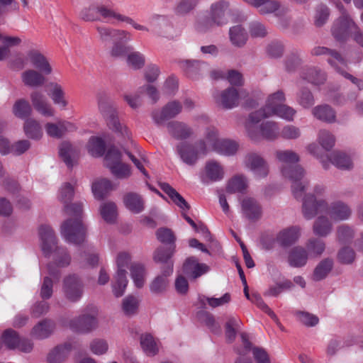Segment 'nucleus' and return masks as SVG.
<instances>
[{"mask_svg": "<svg viewBox=\"0 0 363 363\" xmlns=\"http://www.w3.org/2000/svg\"><path fill=\"white\" fill-rule=\"evenodd\" d=\"M74 187L70 183H65L60 189L59 199L64 203V211L68 216L74 217L66 220L61 225V234L68 242L80 245L86 238V228L81 216L82 205L79 203L69 204L74 197Z\"/></svg>", "mask_w": 363, "mask_h": 363, "instance_id": "obj_1", "label": "nucleus"}, {"mask_svg": "<svg viewBox=\"0 0 363 363\" xmlns=\"http://www.w3.org/2000/svg\"><path fill=\"white\" fill-rule=\"evenodd\" d=\"M276 158L281 163V171L282 175L291 182V191L296 199L302 197L308 182H301L304 170L299 165H295L299 161L298 154L292 150H277L275 152Z\"/></svg>", "mask_w": 363, "mask_h": 363, "instance_id": "obj_2", "label": "nucleus"}, {"mask_svg": "<svg viewBox=\"0 0 363 363\" xmlns=\"http://www.w3.org/2000/svg\"><path fill=\"white\" fill-rule=\"evenodd\" d=\"M302 211L303 216L312 219L318 213L327 211L328 214L334 220H344L348 219L352 213L350 207L342 201H336L328 207L323 199H318L314 194H307L303 201Z\"/></svg>", "mask_w": 363, "mask_h": 363, "instance_id": "obj_3", "label": "nucleus"}, {"mask_svg": "<svg viewBox=\"0 0 363 363\" xmlns=\"http://www.w3.org/2000/svg\"><path fill=\"white\" fill-rule=\"evenodd\" d=\"M79 17L84 21H99L101 18L107 21L115 19L130 24L136 30L150 31L147 27L138 24L132 18L121 14L104 4H91L89 6L84 7L80 11Z\"/></svg>", "mask_w": 363, "mask_h": 363, "instance_id": "obj_4", "label": "nucleus"}, {"mask_svg": "<svg viewBox=\"0 0 363 363\" xmlns=\"http://www.w3.org/2000/svg\"><path fill=\"white\" fill-rule=\"evenodd\" d=\"M311 53L313 56L326 57L328 63L337 73L359 86V84L362 83V81L347 72L345 69L347 68V61L337 50L324 46H316L311 50Z\"/></svg>", "mask_w": 363, "mask_h": 363, "instance_id": "obj_5", "label": "nucleus"}, {"mask_svg": "<svg viewBox=\"0 0 363 363\" xmlns=\"http://www.w3.org/2000/svg\"><path fill=\"white\" fill-rule=\"evenodd\" d=\"M97 101L99 111L106 120L109 128L123 137L130 138V134L127 127L120 123L116 111L109 103L106 94L99 93L97 94Z\"/></svg>", "mask_w": 363, "mask_h": 363, "instance_id": "obj_6", "label": "nucleus"}, {"mask_svg": "<svg viewBox=\"0 0 363 363\" xmlns=\"http://www.w3.org/2000/svg\"><path fill=\"white\" fill-rule=\"evenodd\" d=\"M357 24L342 6V14L333 22L331 33L337 41L344 42L347 39L349 33L352 34Z\"/></svg>", "mask_w": 363, "mask_h": 363, "instance_id": "obj_7", "label": "nucleus"}, {"mask_svg": "<svg viewBox=\"0 0 363 363\" xmlns=\"http://www.w3.org/2000/svg\"><path fill=\"white\" fill-rule=\"evenodd\" d=\"M243 163L258 178L266 177L269 172L267 162L258 153L251 152L246 154Z\"/></svg>", "mask_w": 363, "mask_h": 363, "instance_id": "obj_8", "label": "nucleus"}, {"mask_svg": "<svg viewBox=\"0 0 363 363\" xmlns=\"http://www.w3.org/2000/svg\"><path fill=\"white\" fill-rule=\"evenodd\" d=\"M84 285L75 274L66 277L63 281V292L65 298L71 302L78 301L82 296Z\"/></svg>", "mask_w": 363, "mask_h": 363, "instance_id": "obj_9", "label": "nucleus"}, {"mask_svg": "<svg viewBox=\"0 0 363 363\" xmlns=\"http://www.w3.org/2000/svg\"><path fill=\"white\" fill-rule=\"evenodd\" d=\"M242 93V91L240 93L235 88L228 87L214 96L215 101L224 109H231L239 105Z\"/></svg>", "mask_w": 363, "mask_h": 363, "instance_id": "obj_10", "label": "nucleus"}, {"mask_svg": "<svg viewBox=\"0 0 363 363\" xmlns=\"http://www.w3.org/2000/svg\"><path fill=\"white\" fill-rule=\"evenodd\" d=\"M97 326L98 321L94 314L83 313L69 322L70 328L80 333H88Z\"/></svg>", "mask_w": 363, "mask_h": 363, "instance_id": "obj_11", "label": "nucleus"}, {"mask_svg": "<svg viewBox=\"0 0 363 363\" xmlns=\"http://www.w3.org/2000/svg\"><path fill=\"white\" fill-rule=\"evenodd\" d=\"M175 245L169 248L160 247L157 248L153 254V260L157 263L162 264L161 271L165 274H172L173 272L174 262L171 259L175 252Z\"/></svg>", "mask_w": 363, "mask_h": 363, "instance_id": "obj_12", "label": "nucleus"}, {"mask_svg": "<svg viewBox=\"0 0 363 363\" xmlns=\"http://www.w3.org/2000/svg\"><path fill=\"white\" fill-rule=\"evenodd\" d=\"M182 110V105L177 101L167 103L160 110H155L152 113V117L157 125L162 124L164 121L176 117Z\"/></svg>", "mask_w": 363, "mask_h": 363, "instance_id": "obj_13", "label": "nucleus"}, {"mask_svg": "<svg viewBox=\"0 0 363 363\" xmlns=\"http://www.w3.org/2000/svg\"><path fill=\"white\" fill-rule=\"evenodd\" d=\"M271 116L270 111L264 106L262 108L250 113L248 118L245 123V128L248 136L254 141L259 139V135L255 131V126L259 123L262 119Z\"/></svg>", "mask_w": 363, "mask_h": 363, "instance_id": "obj_14", "label": "nucleus"}, {"mask_svg": "<svg viewBox=\"0 0 363 363\" xmlns=\"http://www.w3.org/2000/svg\"><path fill=\"white\" fill-rule=\"evenodd\" d=\"M247 4L259 9V12L261 14H268L277 12V16H281L288 11L286 7L280 6L278 1L274 0H244Z\"/></svg>", "mask_w": 363, "mask_h": 363, "instance_id": "obj_15", "label": "nucleus"}, {"mask_svg": "<svg viewBox=\"0 0 363 363\" xmlns=\"http://www.w3.org/2000/svg\"><path fill=\"white\" fill-rule=\"evenodd\" d=\"M183 272L190 279H196L209 270V267L204 263H199L195 257H189L183 264Z\"/></svg>", "mask_w": 363, "mask_h": 363, "instance_id": "obj_16", "label": "nucleus"}, {"mask_svg": "<svg viewBox=\"0 0 363 363\" xmlns=\"http://www.w3.org/2000/svg\"><path fill=\"white\" fill-rule=\"evenodd\" d=\"M39 235L43 254L50 256L57 246V239L53 230L49 225H41L39 228Z\"/></svg>", "mask_w": 363, "mask_h": 363, "instance_id": "obj_17", "label": "nucleus"}, {"mask_svg": "<svg viewBox=\"0 0 363 363\" xmlns=\"http://www.w3.org/2000/svg\"><path fill=\"white\" fill-rule=\"evenodd\" d=\"M33 108L44 116H53L55 111L48 101L46 96L40 91H33L30 94Z\"/></svg>", "mask_w": 363, "mask_h": 363, "instance_id": "obj_18", "label": "nucleus"}, {"mask_svg": "<svg viewBox=\"0 0 363 363\" xmlns=\"http://www.w3.org/2000/svg\"><path fill=\"white\" fill-rule=\"evenodd\" d=\"M96 30L102 43L107 44L116 38L130 39V33L125 30L115 29L104 26H96Z\"/></svg>", "mask_w": 363, "mask_h": 363, "instance_id": "obj_19", "label": "nucleus"}, {"mask_svg": "<svg viewBox=\"0 0 363 363\" xmlns=\"http://www.w3.org/2000/svg\"><path fill=\"white\" fill-rule=\"evenodd\" d=\"M72 350V345L69 342L57 345L48 354L47 362L48 363H63L67 359Z\"/></svg>", "mask_w": 363, "mask_h": 363, "instance_id": "obj_20", "label": "nucleus"}, {"mask_svg": "<svg viewBox=\"0 0 363 363\" xmlns=\"http://www.w3.org/2000/svg\"><path fill=\"white\" fill-rule=\"evenodd\" d=\"M167 128L170 135L177 140L187 139L193 134L192 129L187 124L181 121L169 122Z\"/></svg>", "mask_w": 363, "mask_h": 363, "instance_id": "obj_21", "label": "nucleus"}, {"mask_svg": "<svg viewBox=\"0 0 363 363\" xmlns=\"http://www.w3.org/2000/svg\"><path fill=\"white\" fill-rule=\"evenodd\" d=\"M242 211L245 216L250 220H257L262 216V208L256 200L245 198L242 201Z\"/></svg>", "mask_w": 363, "mask_h": 363, "instance_id": "obj_22", "label": "nucleus"}, {"mask_svg": "<svg viewBox=\"0 0 363 363\" xmlns=\"http://www.w3.org/2000/svg\"><path fill=\"white\" fill-rule=\"evenodd\" d=\"M43 74L38 70L28 69L21 73V78L25 86L37 88L44 85L46 81Z\"/></svg>", "mask_w": 363, "mask_h": 363, "instance_id": "obj_23", "label": "nucleus"}, {"mask_svg": "<svg viewBox=\"0 0 363 363\" xmlns=\"http://www.w3.org/2000/svg\"><path fill=\"white\" fill-rule=\"evenodd\" d=\"M55 328V323L50 319L45 318L34 325L30 335L36 339L43 340L51 335Z\"/></svg>", "mask_w": 363, "mask_h": 363, "instance_id": "obj_24", "label": "nucleus"}, {"mask_svg": "<svg viewBox=\"0 0 363 363\" xmlns=\"http://www.w3.org/2000/svg\"><path fill=\"white\" fill-rule=\"evenodd\" d=\"M324 169H328L330 164L342 169H350L352 168V162L349 156L341 152H334L329 156L328 162H322Z\"/></svg>", "mask_w": 363, "mask_h": 363, "instance_id": "obj_25", "label": "nucleus"}, {"mask_svg": "<svg viewBox=\"0 0 363 363\" xmlns=\"http://www.w3.org/2000/svg\"><path fill=\"white\" fill-rule=\"evenodd\" d=\"M28 58L32 65L40 72L50 74L52 67L47 58L38 50H30L28 53Z\"/></svg>", "mask_w": 363, "mask_h": 363, "instance_id": "obj_26", "label": "nucleus"}, {"mask_svg": "<svg viewBox=\"0 0 363 363\" xmlns=\"http://www.w3.org/2000/svg\"><path fill=\"white\" fill-rule=\"evenodd\" d=\"M45 129L49 136L61 138L67 132L75 130L76 127L73 123L64 121L58 123H48Z\"/></svg>", "mask_w": 363, "mask_h": 363, "instance_id": "obj_27", "label": "nucleus"}, {"mask_svg": "<svg viewBox=\"0 0 363 363\" xmlns=\"http://www.w3.org/2000/svg\"><path fill=\"white\" fill-rule=\"evenodd\" d=\"M308 252L303 247L296 246L293 247L288 257V262L292 267H302L307 263Z\"/></svg>", "mask_w": 363, "mask_h": 363, "instance_id": "obj_28", "label": "nucleus"}, {"mask_svg": "<svg viewBox=\"0 0 363 363\" xmlns=\"http://www.w3.org/2000/svg\"><path fill=\"white\" fill-rule=\"evenodd\" d=\"M159 186L160 189L166 194L168 195L172 202L179 208H180L183 211H189L190 209V205L187 203L184 198L168 183H160Z\"/></svg>", "mask_w": 363, "mask_h": 363, "instance_id": "obj_29", "label": "nucleus"}, {"mask_svg": "<svg viewBox=\"0 0 363 363\" xmlns=\"http://www.w3.org/2000/svg\"><path fill=\"white\" fill-rule=\"evenodd\" d=\"M312 114L318 120L328 123L336 122V113L335 110L328 104L315 106L312 109Z\"/></svg>", "mask_w": 363, "mask_h": 363, "instance_id": "obj_30", "label": "nucleus"}, {"mask_svg": "<svg viewBox=\"0 0 363 363\" xmlns=\"http://www.w3.org/2000/svg\"><path fill=\"white\" fill-rule=\"evenodd\" d=\"M300 236V228L292 226L279 233L277 236V242L283 247H288L294 244Z\"/></svg>", "mask_w": 363, "mask_h": 363, "instance_id": "obj_31", "label": "nucleus"}, {"mask_svg": "<svg viewBox=\"0 0 363 363\" xmlns=\"http://www.w3.org/2000/svg\"><path fill=\"white\" fill-rule=\"evenodd\" d=\"M177 151L182 161L189 164H194L198 160V152L187 143H179L177 146Z\"/></svg>", "mask_w": 363, "mask_h": 363, "instance_id": "obj_32", "label": "nucleus"}, {"mask_svg": "<svg viewBox=\"0 0 363 363\" xmlns=\"http://www.w3.org/2000/svg\"><path fill=\"white\" fill-rule=\"evenodd\" d=\"M301 77L315 85L322 84L326 79L325 74L314 67L304 69L301 73Z\"/></svg>", "mask_w": 363, "mask_h": 363, "instance_id": "obj_33", "label": "nucleus"}, {"mask_svg": "<svg viewBox=\"0 0 363 363\" xmlns=\"http://www.w3.org/2000/svg\"><path fill=\"white\" fill-rule=\"evenodd\" d=\"M334 262L331 258H325L321 260L313 270L312 279L318 281L327 277L333 268Z\"/></svg>", "mask_w": 363, "mask_h": 363, "instance_id": "obj_34", "label": "nucleus"}, {"mask_svg": "<svg viewBox=\"0 0 363 363\" xmlns=\"http://www.w3.org/2000/svg\"><path fill=\"white\" fill-rule=\"evenodd\" d=\"M140 300L138 296L128 295L121 303V309L125 316L131 317L138 313Z\"/></svg>", "mask_w": 363, "mask_h": 363, "instance_id": "obj_35", "label": "nucleus"}, {"mask_svg": "<svg viewBox=\"0 0 363 363\" xmlns=\"http://www.w3.org/2000/svg\"><path fill=\"white\" fill-rule=\"evenodd\" d=\"M229 4L227 1L220 0L218 2L213 4L211 6V11L209 15L217 21V26H220L226 23L225 19V10L228 7Z\"/></svg>", "mask_w": 363, "mask_h": 363, "instance_id": "obj_36", "label": "nucleus"}, {"mask_svg": "<svg viewBox=\"0 0 363 363\" xmlns=\"http://www.w3.org/2000/svg\"><path fill=\"white\" fill-rule=\"evenodd\" d=\"M205 173L211 182H217L224 177L223 168L215 160H210L206 163Z\"/></svg>", "mask_w": 363, "mask_h": 363, "instance_id": "obj_37", "label": "nucleus"}, {"mask_svg": "<svg viewBox=\"0 0 363 363\" xmlns=\"http://www.w3.org/2000/svg\"><path fill=\"white\" fill-rule=\"evenodd\" d=\"M123 202L126 208L134 213H139L144 208L141 196L135 193L130 192L125 195Z\"/></svg>", "mask_w": 363, "mask_h": 363, "instance_id": "obj_38", "label": "nucleus"}, {"mask_svg": "<svg viewBox=\"0 0 363 363\" xmlns=\"http://www.w3.org/2000/svg\"><path fill=\"white\" fill-rule=\"evenodd\" d=\"M229 36L232 44L237 47H242L247 40V33L240 25L231 27Z\"/></svg>", "mask_w": 363, "mask_h": 363, "instance_id": "obj_39", "label": "nucleus"}, {"mask_svg": "<svg viewBox=\"0 0 363 363\" xmlns=\"http://www.w3.org/2000/svg\"><path fill=\"white\" fill-rule=\"evenodd\" d=\"M333 225L325 216H319L313 223V230L315 235L326 237L332 231Z\"/></svg>", "mask_w": 363, "mask_h": 363, "instance_id": "obj_40", "label": "nucleus"}, {"mask_svg": "<svg viewBox=\"0 0 363 363\" xmlns=\"http://www.w3.org/2000/svg\"><path fill=\"white\" fill-rule=\"evenodd\" d=\"M113 189L111 182L107 179H101L92 184V192L98 199H103Z\"/></svg>", "mask_w": 363, "mask_h": 363, "instance_id": "obj_41", "label": "nucleus"}, {"mask_svg": "<svg viewBox=\"0 0 363 363\" xmlns=\"http://www.w3.org/2000/svg\"><path fill=\"white\" fill-rule=\"evenodd\" d=\"M130 275L137 288H142L145 284V266L138 262L133 263L130 267Z\"/></svg>", "mask_w": 363, "mask_h": 363, "instance_id": "obj_42", "label": "nucleus"}, {"mask_svg": "<svg viewBox=\"0 0 363 363\" xmlns=\"http://www.w3.org/2000/svg\"><path fill=\"white\" fill-rule=\"evenodd\" d=\"M12 111L17 118L28 119V118L32 113V107L27 100L20 99L14 103Z\"/></svg>", "mask_w": 363, "mask_h": 363, "instance_id": "obj_43", "label": "nucleus"}, {"mask_svg": "<svg viewBox=\"0 0 363 363\" xmlns=\"http://www.w3.org/2000/svg\"><path fill=\"white\" fill-rule=\"evenodd\" d=\"M238 144L230 140H220L215 144L213 150L219 154L230 156L235 155L238 150Z\"/></svg>", "mask_w": 363, "mask_h": 363, "instance_id": "obj_44", "label": "nucleus"}, {"mask_svg": "<svg viewBox=\"0 0 363 363\" xmlns=\"http://www.w3.org/2000/svg\"><path fill=\"white\" fill-rule=\"evenodd\" d=\"M23 130L25 134L31 139L39 140L43 135L40 123L33 118H28L24 123Z\"/></svg>", "mask_w": 363, "mask_h": 363, "instance_id": "obj_45", "label": "nucleus"}, {"mask_svg": "<svg viewBox=\"0 0 363 363\" xmlns=\"http://www.w3.org/2000/svg\"><path fill=\"white\" fill-rule=\"evenodd\" d=\"M162 274L157 276L150 283V289L152 294H160L166 291L169 286L167 279L171 274H165L161 271Z\"/></svg>", "mask_w": 363, "mask_h": 363, "instance_id": "obj_46", "label": "nucleus"}, {"mask_svg": "<svg viewBox=\"0 0 363 363\" xmlns=\"http://www.w3.org/2000/svg\"><path fill=\"white\" fill-rule=\"evenodd\" d=\"M89 153L95 157L104 155L106 150L104 141L99 137H91L86 145Z\"/></svg>", "mask_w": 363, "mask_h": 363, "instance_id": "obj_47", "label": "nucleus"}, {"mask_svg": "<svg viewBox=\"0 0 363 363\" xmlns=\"http://www.w3.org/2000/svg\"><path fill=\"white\" fill-rule=\"evenodd\" d=\"M140 343L143 350L148 356H155L159 352L156 342L150 334L141 335Z\"/></svg>", "mask_w": 363, "mask_h": 363, "instance_id": "obj_48", "label": "nucleus"}, {"mask_svg": "<svg viewBox=\"0 0 363 363\" xmlns=\"http://www.w3.org/2000/svg\"><path fill=\"white\" fill-rule=\"evenodd\" d=\"M128 284L126 275L122 271L117 272L112 284V291L116 297L123 295Z\"/></svg>", "mask_w": 363, "mask_h": 363, "instance_id": "obj_49", "label": "nucleus"}, {"mask_svg": "<svg viewBox=\"0 0 363 363\" xmlns=\"http://www.w3.org/2000/svg\"><path fill=\"white\" fill-rule=\"evenodd\" d=\"M260 135L267 140H274L279 135L277 124L273 121H266L259 126Z\"/></svg>", "mask_w": 363, "mask_h": 363, "instance_id": "obj_50", "label": "nucleus"}, {"mask_svg": "<svg viewBox=\"0 0 363 363\" xmlns=\"http://www.w3.org/2000/svg\"><path fill=\"white\" fill-rule=\"evenodd\" d=\"M297 103L303 108L308 109L315 104V98L313 93L308 88H302L297 93Z\"/></svg>", "mask_w": 363, "mask_h": 363, "instance_id": "obj_51", "label": "nucleus"}, {"mask_svg": "<svg viewBox=\"0 0 363 363\" xmlns=\"http://www.w3.org/2000/svg\"><path fill=\"white\" fill-rule=\"evenodd\" d=\"M100 213L105 221L113 223L117 216L116 205L113 202L104 203L101 206Z\"/></svg>", "mask_w": 363, "mask_h": 363, "instance_id": "obj_52", "label": "nucleus"}, {"mask_svg": "<svg viewBox=\"0 0 363 363\" xmlns=\"http://www.w3.org/2000/svg\"><path fill=\"white\" fill-rule=\"evenodd\" d=\"M272 116H277L287 121H294V116L296 113V111L292 107L286 104H281L274 109L270 111Z\"/></svg>", "mask_w": 363, "mask_h": 363, "instance_id": "obj_53", "label": "nucleus"}, {"mask_svg": "<svg viewBox=\"0 0 363 363\" xmlns=\"http://www.w3.org/2000/svg\"><path fill=\"white\" fill-rule=\"evenodd\" d=\"M122 154L121 151L115 146L110 147L104 157L105 165L108 169L121 162Z\"/></svg>", "mask_w": 363, "mask_h": 363, "instance_id": "obj_54", "label": "nucleus"}, {"mask_svg": "<svg viewBox=\"0 0 363 363\" xmlns=\"http://www.w3.org/2000/svg\"><path fill=\"white\" fill-rule=\"evenodd\" d=\"M247 187L245 179L240 176L232 178L228 183L226 191L230 194L242 193Z\"/></svg>", "mask_w": 363, "mask_h": 363, "instance_id": "obj_55", "label": "nucleus"}, {"mask_svg": "<svg viewBox=\"0 0 363 363\" xmlns=\"http://www.w3.org/2000/svg\"><path fill=\"white\" fill-rule=\"evenodd\" d=\"M75 152L74 148L68 143H63L60 147L59 154L66 165L71 168L73 167V161L71 158Z\"/></svg>", "mask_w": 363, "mask_h": 363, "instance_id": "obj_56", "label": "nucleus"}, {"mask_svg": "<svg viewBox=\"0 0 363 363\" xmlns=\"http://www.w3.org/2000/svg\"><path fill=\"white\" fill-rule=\"evenodd\" d=\"M308 251L312 256L320 257L325 249V242L318 238H311L306 243Z\"/></svg>", "mask_w": 363, "mask_h": 363, "instance_id": "obj_57", "label": "nucleus"}, {"mask_svg": "<svg viewBox=\"0 0 363 363\" xmlns=\"http://www.w3.org/2000/svg\"><path fill=\"white\" fill-rule=\"evenodd\" d=\"M19 337L18 333L11 328L6 330L2 335L3 342L9 350L17 348Z\"/></svg>", "mask_w": 363, "mask_h": 363, "instance_id": "obj_58", "label": "nucleus"}, {"mask_svg": "<svg viewBox=\"0 0 363 363\" xmlns=\"http://www.w3.org/2000/svg\"><path fill=\"white\" fill-rule=\"evenodd\" d=\"M156 237L157 240L166 245H170V246H174L176 237L173 233V231L167 228H160L157 229L156 231Z\"/></svg>", "mask_w": 363, "mask_h": 363, "instance_id": "obj_59", "label": "nucleus"}, {"mask_svg": "<svg viewBox=\"0 0 363 363\" xmlns=\"http://www.w3.org/2000/svg\"><path fill=\"white\" fill-rule=\"evenodd\" d=\"M285 100L286 98L284 91L282 90H278L268 96L265 106L271 111L272 109L282 104Z\"/></svg>", "mask_w": 363, "mask_h": 363, "instance_id": "obj_60", "label": "nucleus"}, {"mask_svg": "<svg viewBox=\"0 0 363 363\" xmlns=\"http://www.w3.org/2000/svg\"><path fill=\"white\" fill-rule=\"evenodd\" d=\"M52 252L55 253V260L58 267H65L70 264L71 257L66 249L56 246Z\"/></svg>", "mask_w": 363, "mask_h": 363, "instance_id": "obj_61", "label": "nucleus"}, {"mask_svg": "<svg viewBox=\"0 0 363 363\" xmlns=\"http://www.w3.org/2000/svg\"><path fill=\"white\" fill-rule=\"evenodd\" d=\"M241 321L239 319L231 317L225 325V337L228 342H233L236 337L235 328H239Z\"/></svg>", "mask_w": 363, "mask_h": 363, "instance_id": "obj_62", "label": "nucleus"}, {"mask_svg": "<svg viewBox=\"0 0 363 363\" xmlns=\"http://www.w3.org/2000/svg\"><path fill=\"white\" fill-rule=\"evenodd\" d=\"M111 174L118 179H127L131 175L130 167L122 162L109 169Z\"/></svg>", "mask_w": 363, "mask_h": 363, "instance_id": "obj_63", "label": "nucleus"}, {"mask_svg": "<svg viewBox=\"0 0 363 363\" xmlns=\"http://www.w3.org/2000/svg\"><path fill=\"white\" fill-rule=\"evenodd\" d=\"M318 141L326 150H330L335 145L334 135L327 130H320L318 133Z\"/></svg>", "mask_w": 363, "mask_h": 363, "instance_id": "obj_64", "label": "nucleus"}]
</instances>
